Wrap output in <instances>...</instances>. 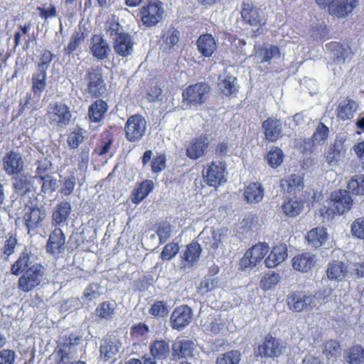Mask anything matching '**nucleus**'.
Returning a JSON list of instances; mask_svg holds the SVG:
<instances>
[{
    "label": "nucleus",
    "instance_id": "nucleus-1",
    "mask_svg": "<svg viewBox=\"0 0 364 364\" xmlns=\"http://www.w3.org/2000/svg\"><path fill=\"white\" fill-rule=\"evenodd\" d=\"M211 88L204 82L189 85L183 92V103L187 107L198 110L210 96Z\"/></svg>",
    "mask_w": 364,
    "mask_h": 364
},
{
    "label": "nucleus",
    "instance_id": "nucleus-2",
    "mask_svg": "<svg viewBox=\"0 0 364 364\" xmlns=\"http://www.w3.org/2000/svg\"><path fill=\"white\" fill-rule=\"evenodd\" d=\"M287 305L294 312L308 311L316 307V298L304 291H292L287 296Z\"/></svg>",
    "mask_w": 364,
    "mask_h": 364
},
{
    "label": "nucleus",
    "instance_id": "nucleus-3",
    "mask_svg": "<svg viewBox=\"0 0 364 364\" xmlns=\"http://www.w3.org/2000/svg\"><path fill=\"white\" fill-rule=\"evenodd\" d=\"M348 190L339 189L331 194V200L328 202V207L325 210V215L328 216L334 214H343L349 210L353 204V199Z\"/></svg>",
    "mask_w": 364,
    "mask_h": 364
},
{
    "label": "nucleus",
    "instance_id": "nucleus-4",
    "mask_svg": "<svg viewBox=\"0 0 364 364\" xmlns=\"http://www.w3.org/2000/svg\"><path fill=\"white\" fill-rule=\"evenodd\" d=\"M46 279L45 268L41 264L29 267L18 279V287L28 292L39 286Z\"/></svg>",
    "mask_w": 364,
    "mask_h": 364
},
{
    "label": "nucleus",
    "instance_id": "nucleus-5",
    "mask_svg": "<svg viewBox=\"0 0 364 364\" xmlns=\"http://www.w3.org/2000/svg\"><path fill=\"white\" fill-rule=\"evenodd\" d=\"M87 82L86 92L94 97H101L105 91V83L102 77V70L99 66L87 69L85 75Z\"/></svg>",
    "mask_w": 364,
    "mask_h": 364
},
{
    "label": "nucleus",
    "instance_id": "nucleus-6",
    "mask_svg": "<svg viewBox=\"0 0 364 364\" xmlns=\"http://www.w3.org/2000/svg\"><path fill=\"white\" fill-rule=\"evenodd\" d=\"M147 122L141 114L130 116L124 126L125 137L128 141L136 142L145 135Z\"/></svg>",
    "mask_w": 364,
    "mask_h": 364
},
{
    "label": "nucleus",
    "instance_id": "nucleus-7",
    "mask_svg": "<svg viewBox=\"0 0 364 364\" xmlns=\"http://www.w3.org/2000/svg\"><path fill=\"white\" fill-rule=\"evenodd\" d=\"M269 251L267 243H258L247 250L240 260V267L243 271L250 270L262 262Z\"/></svg>",
    "mask_w": 364,
    "mask_h": 364
},
{
    "label": "nucleus",
    "instance_id": "nucleus-8",
    "mask_svg": "<svg viewBox=\"0 0 364 364\" xmlns=\"http://www.w3.org/2000/svg\"><path fill=\"white\" fill-rule=\"evenodd\" d=\"M47 116L50 124L63 127L70 123L71 112L70 107L64 102H55L49 104Z\"/></svg>",
    "mask_w": 364,
    "mask_h": 364
},
{
    "label": "nucleus",
    "instance_id": "nucleus-9",
    "mask_svg": "<svg viewBox=\"0 0 364 364\" xmlns=\"http://www.w3.org/2000/svg\"><path fill=\"white\" fill-rule=\"evenodd\" d=\"M164 9L162 3L151 1L140 9V18L144 25L151 27L155 26L163 18Z\"/></svg>",
    "mask_w": 364,
    "mask_h": 364
},
{
    "label": "nucleus",
    "instance_id": "nucleus-10",
    "mask_svg": "<svg viewBox=\"0 0 364 364\" xmlns=\"http://www.w3.org/2000/svg\"><path fill=\"white\" fill-rule=\"evenodd\" d=\"M323 7L328 6L329 13L338 17L348 16L357 6L358 0H316Z\"/></svg>",
    "mask_w": 364,
    "mask_h": 364
},
{
    "label": "nucleus",
    "instance_id": "nucleus-11",
    "mask_svg": "<svg viewBox=\"0 0 364 364\" xmlns=\"http://www.w3.org/2000/svg\"><path fill=\"white\" fill-rule=\"evenodd\" d=\"M13 176L12 187L15 193L21 198H31V196H34L33 180L31 176L21 173Z\"/></svg>",
    "mask_w": 364,
    "mask_h": 364
},
{
    "label": "nucleus",
    "instance_id": "nucleus-12",
    "mask_svg": "<svg viewBox=\"0 0 364 364\" xmlns=\"http://www.w3.org/2000/svg\"><path fill=\"white\" fill-rule=\"evenodd\" d=\"M196 350L195 343L184 337H178L171 346L173 360L188 359L193 358Z\"/></svg>",
    "mask_w": 364,
    "mask_h": 364
},
{
    "label": "nucleus",
    "instance_id": "nucleus-13",
    "mask_svg": "<svg viewBox=\"0 0 364 364\" xmlns=\"http://www.w3.org/2000/svg\"><path fill=\"white\" fill-rule=\"evenodd\" d=\"M38 261L36 252L32 251L31 248L24 247L20 253L17 260L11 267V272L15 275H19L25 272L29 267H32L36 264H41Z\"/></svg>",
    "mask_w": 364,
    "mask_h": 364
},
{
    "label": "nucleus",
    "instance_id": "nucleus-14",
    "mask_svg": "<svg viewBox=\"0 0 364 364\" xmlns=\"http://www.w3.org/2000/svg\"><path fill=\"white\" fill-rule=\"evenodd\" d=\"M193 311L191 307L187 305H181L173 311L170 322L171 327L178 331H182L192 321Z\"/></svg>",
    "mask_w": 364,
    "mask_h": 364
},
{
    "label": "nucleus",
    "instance_id": "nucleus-15",
    "mask_svg": "<svg viewBox=\"0 0 364 364\" xmlns=\"http://www.w3.org/2000/svg\"><path fill=\"white\" fill-rule=\"evenodd\" d=\"M3 169L9 176L21 173L24 162L18 151L10 150L2 159Z\"/></svg>",
    "mask_w": 364,
    "mask_h": 364
},
{
    "label": "nucleus",
    "instance_id": "nucleus-16",
    "mask_svg": "<svg viewBox=\"0 0 364 364\" xmlns=\"http://www.w3.org/2000/svg\"><path fill=\"white\" fill-rule=\"evenodd\" d=\"M209 145V139L206 134H200L198 137L191 140L186 149V155L188 158L196 160L205 154V151Z\"/></svg>",
    "mask_w": 364,
    "mask_h": 364
},
{
    "label": "nucleus",
    "instance_id": "nucleus-17",
    "mask_svg": "<svg viewBox=\"0 0 364 364\" xmlns=\"http://www.w3.org/2000/svg\"><path fill=\"white\" fill-rule=\"evenodd\" d=\"M112 45L115 53L124 58L132 54L134 41L129 33H122L113 38Z\"/></svg>",
    "mask_w": 364,
    "mask_h": 364
},
{
    "label": "nucleus",
    "instance_id": "nucleus-18",
    "mask_svg": "<svg viewBox=\"0 0 364 364\" xmlns=\"http://www.w3.org/2000/svg\"><path fill=\"white\" fill-rule=\"evenodd\" d=\"M284 350V348L279 341L272 336L265 338L264 342L258 346L259 354L265 358L279 357Z\"/></svg>",
    "mask_w": 364,
    "mask_h": 364
},
{
    "label": "nucleus",
    "instance_id": "nucleus-19",
    "mask_svg": "<svg viewBox=\"0 0 364 364\" xmlns=\"http://www.w3.org/2000/svg\"><path fill=\"white\" fill-rule=\"evenodd\" d=\"M267 140L274 142L282 136V122L276 118H268L262 123Z\"/></svg>",
    "mask_w": 364,
    "mask_h": 364
},
{
    "label": "nucleus",
    "instance_id": "nucleus-20",
    "mask_svg": "<svg viewBox=\"0 0 364 364\" xmlns=\"http://www.w3.org/2000/svg\"><path fill=\"white\" fill-rule=\"evenodd\" d=\"M200 245L198 242H191L187 245L182 257L181 266L184 269H190L197 264L201 253Z\"/></svg>",
    "mask_w": 364,
    "mask_h": 364
},
{
    "label": "nucleus",
    "instance_id": "nucleus-21",
    "mask_svg": "<svg viewBox=\"0 0 364 364\" xmlns=\"http://www.w3.org/2000/svg\"><path fill=\"white\" fill-rule=\"evenodd\" d=\"M90 52L98 60H104L107 58L110 50L107 41L101 35L95 34L91 38Z\"/></svg>",
    "mask_w": 364,
    "mask_h": 364
},
{
    "label": "nucleus",
    "instance_id": "nucleus-22",
    "mask_svg": "<svg viewBox=\"0 0 364 364\" xmlns=\"http://www.w3.org/2000/svg\"><path fill=\"white\" fill-rule=\"evenodd\" d=\"M218 89L225 96L235 95L238 91L237 77L233 76L228 70H225L218 77Z\"/></svg>",
    "mask_w": 364,
    "mask_h": 364
},
{
    "label": "nucleus",
    "instance_id": "nucleus-23",
    "mask_svg": "<svg viewBox=\"0 0 364 364\" xmlns=\"http://www.w3.org/2000/svg\"><path fill=\"white\" fill-rule=\"evenodd\" d=\"M121 343L117 339L113 338H107L101 341L100 352V358L104 361H108L119 352Z\"/></svg>",
    "mask_w": 364,
    "mask_h": 364
},
{
    "label": "nucleus",
    "instance_id": "nucleus-24",
    "mask_svg": "<svg viewBox=\"0 0 364 364\" xmlns=\"http://www.w3.org/2000/svg\"><path fill=\"white\" fill-rule=\"evenodd\" d=\"M316 262L315 255L311 252H304L293 257L292 267L296 271L307 272L315 265Z\"/></svg>",
    "mask_w": 364,
    "mask_h": 364
},
{
    "label": "nucleus",
    "instance_id": "nucleus-25",
    "mask_svg": "<svg viewBox=\"0 0 364 364\" xmlns=\"http://www.w3.org/2000/svg\"><path fill=\"white\" fill-rule=\"evenodd\" d=\"M206 181L210 186L217 187L226 181L225 167L220 164L212 163L206 171Z\"/></svg>",
    "mask_w": 364,
    "mask_h": 364
},
{
    "label": "nucleus",
    "instance_id": "nucleus-26",
    "mask_svg": "<svg viewBox=\"0 0 364 364\" xmlns=\"http://www.w3.org/2000/svg\"><path fill=\"white\" fill-rule=\"evenodd\" d=\"M65 237L62 232V229H54L53 232L50 235L49 240L47 244L48 252L52 254L53 256L58 255L65 250Z\"/></svg>",
    "mask_w": 364,
    "mask_h": 364
},
{
    "label": "nucleus",
    "instance_id": "nucleus-27",
    "mask_svg": "<svg viewBox=\"0 0 364 364\" xmlns=\"http://www.w3.org/2000/svg\"><path fill=\"white\" fill-rule=\"evenodd\" d=\"M326 274L330 280L341 282L348 274V267L343 262L334 259L328 263Z\"/></svg>",
    "mask_w": 364,
    "mask_h": 364
},
{
    "label": "nucleus",
    "instance_id": "nucleus-28",
    "mask_svg": "<svg viewBox=\"0 0 364 364\" xmlns=\"http://www.w3.org/2000/svg\"><path fill=\"white\" fill-rule=\"evenodd\" d=\"M329 48L331 50L333 60L338 64L347 63L352 58L353 52L346 43L331 42L329 44Z\"/></svg>",
    "mask_w": 364,
    "mask_h": 364
},
{
    "label": "nucleus",
    "instance_id": "nucleus-29",
    "mask_svg": "<svg viewBox=\"0 0 364 364\" xmlns=\"http://www.w3.org/2000/svg\"><path fill=\"white\" fill-rule=\"evenodd\" d=\"M71 213V204L68 201H61L55 208L53 213V223L55 225L67 226Z\"/></svg>",
    "mask_w": 364,
    "mask_h": 364
},
{
    "label": "nucleus",
    "instance_id": "nucleus-30",
    "mask_svg": "<svg viewBox=\"0 0 364 364\" xmlns=\"http://www.w3.org/2000/svg\"><path fill=\"white\" fill-rule=\"evenodd\" d=\"M287 257V246L279 244L273 247L268 257L264 260L267 268H274L283 262Z\"/></svg>",
    "mask_w": 364,
    "mask_h": 364
},
{
    "label": "nucleus",
    "instance_id": "nucleus-31",
    "mask_svg": "<svg viewBox=\"0 0 364 364\" xmlns=\"http://www.w3.org/2000/svg\"><path fill=\"white\" fill-rule=\"evenodd\" d=\"M150 355L156 360H164L170 354L171 348L169 343L162 338L155 339L149 345Z\"/></svg>",
    "mask_w": 364,
    "mask_h": 364
},
{
    "label": "nucleus",
    "instance_id": "nucleus-32",
    "mask_svg": "<svg viewBox=\"0 0 364 364\" xmlns=\"http://www.w3.org/2000/svg\"><path fill=\"white\" fill-rule=\"evenodd\" d=\"M196 43L198 51L204 57H210L217 49L215 39L211 34L200 35Z\"/></svg>",
    "mask_w": 364,
    "mask_h": 364
},
{
    "label": "nucleus",
    "instance_id": "nucleus-33",
    "mask_svg": "<svg viewBox=\"0 0 364 364\" xmlns=\"http://www.w3.org/2000/svg\"><path fill=\"white\" fill-rule=\"evenodd\" d=\"M47 70L36 68L32 74L31 90L35 97H40L46 87Z\"/></svg>",
    "mask_w": 364,
    "mask_h": 364
},
{
    "label": "nucleus",
    "instance_id": "nucleus-34",
    "mask_svg": "<svg viewBox=\"0 0 364 364\" xmlns=\"http://www.w3.org/2000/svg\"><path fill=\"white\" fill-rule=\"evenodd\" d=\"M107 109L108 106L107 102L99 99L89 107L87 116L91 122H100L105 118Z\"/></svg>",
    "mask_w": 364,
    "mask_h": 364
},
{
    "label": "nucleus",
    "instance_id": "nucleus-35",
    "mask_svg": "<svg viewBox=\"0 0 364 364\" xmlns=\"http://www.w3.org/2000/svg\"><path fill=\"white\" fill-rule=\"evenodd\" d=\"M260 12L261 11L259 9L253 7L249 4H243L241 16L243 20L251 26H258L263 20Z\"/></svg>",
    "mask_w": 364,
    "mask_h": 364
},
{
    "label": "nucleus",
    "instance_id": "nucleus-36",
    "mask_svg": "<svg viewBox=\"0 0 364 364\" xmlns=\"http://www.w3.org/2000/svg\"><path fill=\"white\" fill-rule=\"evenodd\" d=\"M244 196L247 203H259L264 197V188L259 183H250L244 191Z\"/></svg>",
    "mask_w": 364,
    "mask_h": 364
},
{
    "label": "nucleus",
    "instance_id": "nucleus-37",
    "mask_svg": "<svg viewBox=\"0 0 364 364\" xmlns=\"http://www.w3.org/2000/svg\"><path fill=\"white\" fill-rule=\"evenodd\" d=\"M356 103L350 99H345L341 101L337 108V117L342 120L350 119L353 117V112L356 109Z\"/></svg>",
    "mask_w": 364,
    "mask_h": 364
},
{
    "label": "nucleus",
    "instance_id": "nucleus-38",
    "mask_svg": "<svg viewBox=\"0 0 364 364\" xmlns=\"http://www.w3.org/2000/svg\"><path fill=\"white\" fill-rule=\"evenodd\" d=\"M154 188V183L151 180H145L141 183L136 189L133 191L132 201L135 204L139 203Z\"/></svg>",
    "mask_w": 364,
    "mask_h": 364
},
{
    "label": "nucleus",
    "instance_id": "nucleus-39",
    "mask_svg": "<svg viewBox=\"0 0 364 364\" xmlns=\"http://www.w3.org/2000/svg\"><path fill=\"white\" fill-rule=\"evenodd\" d=\"M115 308L114 301H104L97 306L95 314L102 320H111L114 317Z\"/></svg>",
    "mask_w": 364,
    "mask_h": 364
},
{
    "label": "nucleus",
    "instance_id": "nucleus-40",
    "mask_svg": "<svg viewBox=\"0 0 364 364\" xmlns=\"http://www.w3.org/2000/svg\"><path fill=\"white\" fill-rule=\"evenodd\" d=\"M306 238L308 243L314 247L321 246L327 240L326 229H311Z\"/></svg>",
    "mask_w": 364,
    "mask_h": 364
},
{
    "label": "nucleus",
    "instance_id": "nucleus-41",
    "mask_svg": "<svg viewBox=\"0 0 364 364\" xmlns=\"http://www.w3.org/2000/svg\"><path fill=\"white\" fill-rule=\"evenodd\" d=\"M242 359V353L237 350H231L218 354L215 364H239Z\"/></svg>",
    "mask_w": 364,
    "mask_h": 364
},
{
    "label": "nucleus",
    "instance_id": "nucleus-42",
    "mask_svg": "<svg viewBox=\"0 0 364 364\" xmlns=\"http://www.w3.org/2000/svg\"><path fill=\"white\" fill-rule=\"evenodd\" d=\"M343 149V144L339 143H334L330 147L328 151L326 153V161L330 166L338 165L341 159V152Z\"/></svg>",
    "mask_w": 364,
    "mask_h": 364
},
{
    "label": "nucleus",
    "instance_id": "nucleus-43",
    "mask_svg": "<svg viewBox=\"0 0 364 364\" xmlns=\"http://www.w3.org/2000/svg\"><path fill=\"white\" fill-rule=\"evenodd\" d=\"M347 188L353 195H364V175L353 176L348 181Z\"/></svg>",
    "mask_w": 364,
    "mask_h": 364
},
{
    "label": "nucleus",
    "instance_id": "nucleus-44",
    "mask_svg": "<svg viewBox=\"0 0 364 364\" xmlns=\"http://www.w3.org/2000/svg\"><path fill=\"white\" fill-rule=\"evenodd\" d=\"M323 354L328 359H336L341 354V349L338 342L334 340L326 341L323 344Z\"/></svg>",
    "mask_w": 364,
    "mask_h": 364
},
{
    "label": "nucleus",
    "instance_id": "nucleus-45",
    "mask_svg": "<svg viewBox=\"0 0 364 364\" xmlns=\"http://www.w3.org/2000/svg\"><path fill=\"white\" fill-rule=\"evenodd\" d=\"M61 188L59 193L63 196H68L73 193L76 186V177L74 172L61 180Z\"/></svg>",
    "mask_w": 364,
    "mask_h": 364
},
{
    "label": "nucleus",
    "instance_id": "nucleus-46",
    "mask_svg": "<svg viewBox=\"0 0 364 364\" xmlns=\"http://www.w3.org/2000/svg\"><path fill=\"white\" fill-rule=\"evenodd\" d=\"M46 218L45 213H41L39 209H32L30 213L25 214L24 220L27 228L41 225V221Z\"/></svg>",
    "mask_w": 364,
    "mask_h": 364
},
{
    "label": "nucleus",
    "instance_id": "nucleus-47",
    "mask_svg": "<svg viewBox=\"0 0 364 364\" xmlns=\"http://www.w3.org/2000/svg\"><path fill=\"white\" fill-rule=\"evenodd\" d=\"M85 38V34L80 29L75 31L73 33L68 46L64 48L66 54L70 55L73 53L84 42Z\"/></svg>",
    "mask_w": 364,
    "mask_h": 364
},
{
    "label": "nucleus",
    "instance_id": "nucleus-48",
    "mask_svg": "<svg viewBox=\"0 0 364 364\" xmlns=\"http://www.w3.org/2000/svg\"><path fill=\"white\" fill-rule=\"evenodd\" d=\"M284 154L281 149L275 146L267 154L265 159L272 168H277L283 162Z\"/></svg>",
    "mask_w": 364,
    "mask_h": 364
},
{
    "label": "nucleus",
    "instance_id": "nucleus-49",
    "mask_svg": "<svg viewBox=\"0 0 364 364\" xmlns=\"http://www.w3.org/2000/svg\"><path fill=\"white\" fill-rule=\"evenodd\" d=\"M280 279V275L278 273L273 272L267 273L260 281V288L264 291L269 290L279 283Z\"/></svg>",
    "mask_w": 364,
    "mask_h": 364
},
{
    "label": "nucleus",
    "instance_id": "nucleus-50",
    "mask_svg": "<svg viewBox=\"0 0 364 364\" xmlns=\"http://www.w3.org/2000/svg\"><path fill=\"white\" fill-rule=\"evenodd\" d=\"M204 331L209 332L210 334L217 335L223 328L224 323L220 317H211L203 324Z\"/></svg>",
    "mask_w": 364,
    "mask_h": 364
},
{
    "label": "nucleus",
    "instance_id": "nucleus-51",
    "mask_svg": "<svg viewBox=\"0 0 364 364\" xmlns=\"http://www.w3.org/2000/svg\"><path fill=\"white\" fill-rule=\"evenodd\" d=\"M284 213L290 217H295L300 214L303 210V203L299 200H289L282 205Z\"/></svg>",
    "mask_w": 364,
    "mask_h": 364
},
{
    "label": "nucleus",
    "instance_id": "nucleus-52",
    "mask_svg": "<svg viewBox=\"0 0 364 364\" xmlns=\"http://www.w3.org/2000/svg\"><path fill=\"white\" fill-rule=\"evenodd\" d=\"M328 128L323 123L319 122L311 139L316 144L322 145L328 138Z\"/></svg>",
    "mask_w": 364,
    "mask_h": 364
},
{
    "label": "nucleus",
    "instance_id": "nucleus-53",
    "mask_svg": "<svg viewBox=\"0 0 364 364\" xmlns=\"http://www.w3.org/2000/svg\"><path fill=\"white\" fill-rule=\"evenodd\" d=\"M347 361L349 364H364V350L360 346L350 349Z\"/></svg>",
    "mask_w": 364,
    "mask_h": 364
},
{
    "label": "nucleus",
    "instance_id": "nucleus-54",
    "mask_svg": "<svg viewBox=\"0 0 364 364\" xmlns=\"http://www.w3.org/2000/svg\"><path fill=\"white\" fill-rule=\"evenodd\" d=\"M169 312L168 306L162 301H157L151 305L149 313L155 318L164 317Z\"/></svg>",
    "mask_w": 364,
    "mask_h": 364
},
{
    "label": "nucleus",
    "instance_id": "nucleus-55",
    "mask_svg": "<svg viewBox=\"0 0 364 364\" xmlns=\"http://www.w3.org/2000/svg\"><path fill=\"white\" fill-rule=\"evenodd\" d=\"M101 294L100 286L97 283H92L85 289L83 298L87 302H92L98 299Z\"/></svg>",
    "mask_w": 364,
    "mask_h": 364
},
{
    "label": "nucleus",
    "instance_id": "nucleus-56",
    "mask_svg": "<svg viewBox=\"0 0 364 364\" xmlns=\"http://www.w3.org/2000/svg\"><path fill=\"white\" fill-rule=\"evenodd\" d=\"M149 329L147 325L143 323H139L132 326L130 329L131 336L136 340H141L146 337Z\"/></svg>",
    "mask_w": 364,
    "mask_h": 364
},
{
    "label": "nucleus",
    "instance_id": "nucleus-57",
    "mask_svg": "<svg viewBox=\"0 0 364 364\" xmlns=\"http://www.w3.org/2000/svg\"><path fill=\"white\" fill-rule=\"evenodd\" d=\"M55 58V55L53 54L51 51L47 49L43 50L36 68L48 70L50 66V63Z\"/></svg>",
    "mask_w": 364,
    "mask_h": 364
},
{
    "label": "nucleus",
    "instance_id": "nucleus-58",
    "mask_svg": "<svg viewBox=\"0 0 364 364\" xmlns=\"http://www.w3.org/2000/svg\"><path fill=\"white\" fill-rule=\"evenodd\" d=\"M179 250V246L177 242H171L167 244L163 248L161 253V257L164 260H170L174 257Z\"/></svg>",
    "mask_w": 364,
    "mask_h": 364
},
{
    "label": "nucleus",
    "instance_id": "nucleus-59",
    "mask_svg": "<svg viewBox=\"0 0 364 364\" xmlns=\"http://www.w3.org/2000/svg\"><path fill=\"white\" fill-rule=\"evenodd\" d=\"M295 143L296 147L301 153L311 152L313 146L316 144L311 138H299Z\"/></svg>",
    "mask_w": 364,
    "mask_h": 364
},
{
    "label": "nucleus",
    "instance_id": "nucleus-60",
    "mask_svg": "<svg viewBox=\"0 0 364 364\" xmlns=\"http://www.w3.org/2000/svg\"><path fill=\"white\" fill-rule=\"evenodd\" d=\"M164 39L166 48H171L179 41V32L176 30H169L164 35Z\"/></svg>",
    "mask_w": 364,
    "mask_h": 364
},
{
    "label": "nucleus",
    "instance_id": "nucleus-61",
    "mask_svg": "<svg viewBox=\"0 0 364 364\" xmlns=\"http://www.w3.org/2000/svg\"><path fill=\"white\" fill-rule=\"evenodd\" d=\"M262 61H269L273 58L279 57V50L277 46H267L262 51Z\"/></svg>",
    "mask_w": 364,
    "mask_h": 364
},
{
    "label": "nucleus",
    "instance_id": "nucleus-62",
    "mask_svg": "<svg viewBox=\"0 0 364 364\" xmlns=\"http://www.w3.org/2000/svg\"><path fill=\"white\" fill-rule=\"evenodd\" d=\"M166 156L164 154H159L151 161V171L153 173H159L166 168Z\"/></svg>",
    "mask_w": 364,
    "mask_h": 364
},
{
    "label": "nucleus",
    "instance_id": "nucleus-63",
    "mask_svg": "<svg viewBox=\"0 0 364 364\" xmlns=\"http://www.w3.org/2000/svg\"><path fill=\"white\" fill-rule=\"evenodd\" d=\"M17 245V239L16 234H11L9 239L6 240L3 248L4 255L9 257L14 252V249Z\"/></svg>",
    "mask_w": 364,
    "mask_h": 364
},
{
    "label": "nucleus",
    "instance_id": "nucleus-64",
    "mask_svg": "<svg viewBox=\"0 0 364 364\" xmlns=\"http://www.w3.org/2000/svg\"><path fill=\"white\" fill-rule=\"evenodd\" d=\"M41 179L43 180L41 190L44 193H47L48 191H55L58 187V181L55 178H51L48 176L46 178L41 176Z\"/></svg>",
    "mask_w": 364,
    "mask_h": 364
}]
</instances>
